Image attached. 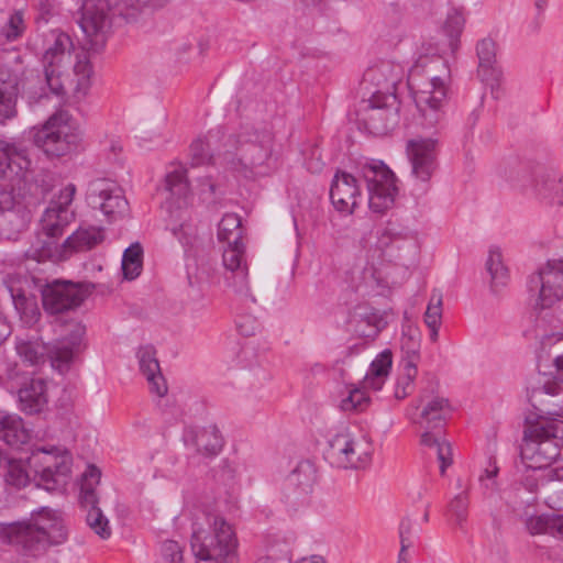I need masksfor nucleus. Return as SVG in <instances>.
I'll return each mask as SVG.
<instances>
[{
    "mask_svg": "<svg viewBox=\"0 0 563 563\" xmlns=\"http://www.w3.org/2000/svg\"><path fill=\"white\" fill-rule=\"evenodd\" d=\"M451 71L441 56L421 57L410 68L408 86L418 110L417 125L422 131L437 130L445 118Z\"/></svg>",
    "mask_w": 563,
    "mask_h": 563,
    "instance_id": "obj_1",
    "label": "nucleus"
},
{
    "mask_svg": "<svg viewBox=\"0 0 563 563\" xmlns=\"http://www.w3.org/2000/svg\"><path fill=\"white\" fill-rule=\"evenodd\" d=\"M67 531L60 516L43 508L27 521L0 523V539L22 548L26 555L37 556L51 545L63 543Z\"/></svg>",
    "mask_w": 563,
    "mask_h": 563,
    "instance_id": "obj_2",
    "label": "nucleus"
},
{
    "mask_svg": "<svg viewBox=\"0 0 563 563\" xmlns=\"http://www.w3.org/2000/svg\"><path fill=\"white\" fill-rule=\"evenodd\" d=\"M451 411L449 400L433 390L422 391L416 404L408 409L410 421L423 431L421 444L434 450L441 474H444L453 462L451 443L441 434Z\"/></svg>",
    "mask_w": 563,
    "mask_h": 563,
    "instance_id": "obj_3",
    "label": "nucleus"
},
{
    "mask_svg": "<svg viewBox=\"0 0 563 563\" xmlns=\"http://www.w3.org/2000/svg\"><path fill=\"white\" fill-rule=\"evenodd\" d=\"M231 168L246 178L269 175L276 165L275 135L267 126L243 129L234 137Z\"/></svg>",
    "mask_w": 563,
    "mask_h": 563,
    "instance_id": "obj_4",
    "label": "nucleus"
},
{
    "mask_svg": "<svg viewBox=\"0 0 563 563\" xmlns=\"http://www.w3.org/2000/svg\"><path fill=\"white\" fill-rule=\"evenodd\" d=\"M563 444V417L540 418L526 431L520 450L523 466L554 468L552 463L560 456Z\"/></svg>",
    "mask_w": 563,
    "mask_h": 563,
    "instance_id": "obj_5",
    "label": "nucleus"
},
{
    "mask_svg": "<svg viewBox=\"0 0 563 563\" xmlns=\"http://www.w3.org/2000/svg\"><path fill=\"white\" fill-rule=\"evenodd\" d=\"M210 530L194 525L191 550L197 563H238V539L232 526L222 517L208 519Z\"/></svg>",
    "mask_w": 563,
    "mask_h": 563,
    "instance_id": "obj_6",
    "label": "nucleus"
},
{
    "mask_svg": "<svg viewBox=\"0 0 563 563\" xmlns=\"http://www.w3.org/2000/svg\"><path fill=\"white\" fill-rule=\"evenodd\" d=\"M162 4L163 0H98L97 4L92 0H85L79 25L91 44L102 45L111 26L108 11L112 10L129 21L133 20L144 8L161 7Z\"/></svg>",
    "mask_w": 563,
    "mask_h": 563,
    "instance_id": "obj_7",
    "label": "nucleus"
},
{
    "mask_svg": "<svg viewBox=\"0 0 563 563\" xmlns=\"http://www.w3.org/2000/svg\"><path fill=\"white\" fill-rule=\"evenodd\" d=\"M67 327L69 333L57 340L54 344L18 338L15 342L18 355L24 363L31 366L40 365L48 358L54 368L63 372L79 351L85 334V327L80 322L71 321L67 323Z\"/></svg>",
    "mask_w": 563,
    "mask_h": 563,
    "instance_id": "obj_8",
    "label": "nucleus"
},
{
    "mask_svg": "<svg viewBox=\"0 0 563 563\" xmlns=\"http://www.w3.org/2000/svg\"><path fill=\"white\" fill-rule=\"evenodd\" d=\"M76 186L68 184L64 187L58 196L54 198L49 206L45 209L42 219V233L47 240H38V245H32L26 251V256L36 262H44L53 256L54 239L59 238L65 228L74 220V211L70 205L74 200Z\"/></svg>",
    "mask_w": 563,
    "mask_h": 563,
    "instance_id": "obj_9",
    "label": "nucleus"
},
{
    "mask_svg": "<svg viewBox=\"0 0 563 563\" xmlns=\"http://www.w3.org/2000/svg\"><path fill=\"white\" fill-rule=\"evenodd\" d=\"M373 453L374 444L367 433L344 428L329 440L325 460L336 468L363 471L372 464Z\"/></svg>",
    "mask_w": 563,
    "mask_h": 563,
    "instance_id": "obj_10",
    "label": "nucleus"
},
{
    "mask_svg": "<svg viewBox=\"0 0 563 563\" xmlns=\"http://www.w3.org/2000/svg\"><path fill=\"white\" fill-rule=\"evenodd\" d=\"M33 141L47 156L60 157L77 147L80 131L68 111L58 110L35 130Z\"/></svg>",
    "mask_w": 563,
    "mask_h": 563,
    "instance_id": "obj_11",
    "label": "nucleus"
},
{
    "mask_svg": "<svg viewBox=\"0 0 563 563\" xmlns=\"http://www.w3.org/2000/svg\"><path fill=\"white\" fill-rule=\"evenodd\" d=\"M45 43L42 59L45 82L51 93L63 99L67 95L63 69L70 63L74 44L70 36L58 29L49 31Z\"/></svg>",
    "mask_w": 563,
    "mask_h": 563,
    "instance_id": "obj_12",
    "label": "nucleus"
},
{
    "mask_svg": "<svg viewBox=\"0 0 563 563\" xmlns=\"http://www.w3.org/2000/svg\"><path fill=\"white\" fill-rule=\"evenodd\" d=\"M27 465L37 486L55 490L67 482L71 471V455L58 448H37L27 457Z\"/></svg>",
    "mask_w": 563,
    "mask_h": 563,
    "instance_id": "obj_13",
    "label": "nucleus"
},
{
    "mask_svg": "<svg viewBox=\"0 0 563 563\" xmlns=\"http://www.w3.org/2000/svg\"><path fill=\"white\" fill-rule=\"evenodd\" d=\"M368 191V207L384 213L394 206L398 194L395 174L383 163L372 162L361 168Z\"/></svg>",
    "mask_w": 563,
    "mask_h": 563,
    "instance_id": "obj_14",
    "label": "nucleus"
},
{
    "mask_svg": "<svg viewBox=\"0 0 563 563\" xmlns=\"http://www.w3.org/2000/svg\"><path fill=\"white\" fill-rule=\"evenodd\" d=\"M529 289L538 290L533 308L542 319H545L548 313L544 316L542 313L563 299V258L548 261L536 275L531 276Z\"/></svg>",
    "mask_w": 563,
    "mask_h": 563,
    "instance_id": "obj_15",
    "label": "nucleus"
},
{
    "mask_svg": "<svg viewBox=\"0 0 563 563\" xmlns=\"http://www.w3.org/2000/svg\"><path fill=\"white\" fill-rule=\"evenodd\" d=\"M87 202L92 209L100 210L109 222L122 218L128 212V200L122 189L117 183L106 178L90 181Z\"/></svg>",
    "mask_w": 563,
    "mask_h": 563,
    "instance_id": "obj_16",
    "label": "nucleus"
},
{
    "mask_svg": "<svg viewBox=\"0 0 563 563\" xmlns=\"http://www.w3.org/2000/svg\"><path fill=\"white\" fill-rule=\"evenodd\" d=\"M399 104L396 95L383 97L382 93H372L368 106L364 112V124L374 135H386L399 123Z\"/></svg>",
    "mask_w": 563,
    "mask_h": 563,
    "instance_id": "obj_17",
    "label": "nucleus"
},
{
    "mask_svg": "<svg viewBox=\"0 0 563 563\" xmlns=\"http://www.w3.org/2000/svg\"><path fill=\"white\" fill-rule=\"evenodd\" d=\"M30 221V210L24 198L13 190H0V239L16 240Z\"/></svg>",
    "mask_w": 563,
    "mask_h": 563,
    "instance_id": "obj_18",
    "label": "nucleus"
},
{
    "mask_svg": "<svg viewBox=\"0 0 563 563\" xmlns=\"http://www.w3.org/2000/svg\"><path fill=\"white\" fill-rule=\"evenodd\" d=\"M406 154L412 175L429 181L438 167L439 140L433 136H417L407 141Z\"/></svg>",
    "mask_w": 563,
    "mask_h": 563,
    "instance_id": "obj_19",
    "label": "nucleus"
},
{
    "mask_svg": "<svg viewBox=\"0 0 563 563\" xmlns=\"http://www.w3.org/2000/svg\"><path fill=\"white\" fill-rule=\"evenodd\" d=\"M101 473L99 468L93 465L88 466L82 474L80 486V503L84 507L88 508L87 523L88 526L102 539H108L111 536L108 519L103 516L101 509L97 507L98 496L96 487L100 482Z\"/></svg>",
    "mask_w": 563,
    "mask_h": 563,
    "instance_id": "obj_20",
    "label": "nucleus"
},
{
    "mask_svg": "<svg viewBox=\"0 0 563 563\" xmlns=\"http://www.w3.org/2000/svg\"><path fill=\"white\" fill-rule=\"evenodd\" d=\"M526 176L518 186L528 191L541 203L547 206H563V177L556 170H539L533 178L526 184Z\"/></svg>",
    "mask_w": 563,
    "mask_h": 563,
    "instance_id": "obj_21",
    "label": "nucleus"
},
{
    "mask_svg": "<svg viewBox=\"0 0 563 563\" xmlns=\"http://www.w3.org/2000/svg\"><path fill=\"white\" fill-rule=\"evenodd\" d=\"M85 298L82 289L70 282H54L43 290V307L51 314L78 307Z\"/></svg>",
    "mask_w": 563,
    "mask_h": 563,
    "instance_id": "obj_22",
    "label": "nucleus"
},
{
    "mask_svg": "<svg viewBox=\"0 0 563 563\" xmlns=\"http://www.w3.org/2000/svg\"><path fill=\"white\" fill-rule=\"evenodd\" d=\"M361 196L356 178L345 172H338L330 188V199L334 208L344 213H352Z\"/></svg>",
    "mask_w": 563,
    "mask_h": 563,
    "instance_id": "obj_23",
    "label": "nucleus"
},
{
    "mask_svg": "<svg viewBox=\"0 0 563 563\" xmlns=\"http://www.w3.org/2000/svg\"><path fill=\"white\" fill-rule=\"evenodd\" d=\"M136 357L139 369L146 378L150 391L158 397H164L167 394L168 387L162 374L154 346H141L136 352Z\"/></svg>",
    "mask_w": 563,
    "mask_h": 563,
    "instance_id": "obj_24",
    "label": "nucleus"
},
{
    "mask_svg": "<svg viewBox=\"0 0 563 563\" xmlns=\"http://www.w3.org/2000/svg\"><path fill=\"white\" fill-rule=\"evenodd\" d=\"M30 165L31 161L24 148L0 140V177H8L20 181L30 168Z\"/></svg>",
    "mask_w": 563,
    "mask_h": 563,
    "instance_id": "obj_25",
    "label": "nucleus"
},
{
    "mask_svg": "<svg viewBox=\"0 0 563 563\" xmlns=\"http://www.w3.org/2000/svg\"><path fill=\"white\" fill-rule=\"evenodd\" d=\"M20 75L0 65V122L16 115Z\"/></svg>",
    "mask_w": 563,
    "mask_h": 563,
    "instance_id": "obj_26",
    "label": "nucleus"
},
{
    "mask_svg": "<svg viewBox=\"0 0 563 563\" xmlns=\"http://www.w3.org/2000/svg\"><path fill=\"white\" fill-rule=\"evenodd\" d=\"M400 79V66L390 62H382L372 66L364 74V80L377 87L373 93H382L383 97H386V93L396 95Z\"/></svg>",
    "mask_w": 563,
    "mask_h": 563,
    "instance_id": "obj_27",
    "label": "nucleus"
},
{
    "mask_svg": "<svg viewBox=\"0 0 563 563\" xmlns=\"http://www.w3.org/2000/svg\"><path fill=\"white\" fill-rule=\"evenodd\" d=\"M476 55L478 58L477 75L482 81L493 85L501 76L497 66V45L492 37H484L476 43Z\"/></svg>",
    "mask_w": 563,
    "mask_h": 563,
    "instance_id": "obj_28",
    "label": "nucleus"
},
{
    "mask_svg": "<svg viewBox=\"0 0 563 563\" xmlns=\"http://www.w3.org/2000/svg\"><path fill=\"white\" fill-rule=\"evenodd\" d=\"M316 482L317 468L308 460L299 462L287 478L288 486L292 488L294 499L311 494Z\"/></svg>",
    "mask_w": 563,
    "mask_h": 563,
    "instance_id": "obj_29",
    "label": "nucleus"
},
{
    "mask_svg": "<svg viewBox=\"0 0 563 563\" xmlns=\"http://www.w3.org/2000/svg\"><path fill=\"white\" fill-rule=\"evenodd\" d=\"M103 239V231L100 228H79L62 244L63 255L67 256L74 252L89 251L101 243Z\"/></svg>",
    "mask_w": 563,
    "mask_h": 563,
    "instance_id": "obj_30",
    "label": "nucleus"
},
{
    "mask_svg": "<svg viewBox=\"0 0 563 563\" xmlns=\"http://www.w3.org/2000/svg\"><path fill=\"white\" fill-rule=\"evenodd\" d=\"M522 485L530 493H537L540 487L556 484L563 487V467L531 468L523 466Z\"/></svg>",
    "mask_w": 563,
    "mask_h": 563,
    "instance_id": "obj_31",
    "label": "nucleus"
},
{
    "mask_svg": "<svg viewBox=\"0 0 563 563\" xmlns=\"http://www.w3.org/2000/svg\"><path fill=\"white\" fill-rule=\"evenodd\" d=\"M19 400L22 411L30 415L40 412L47 402L45 380L32 378L19 390Z\"/></svg>",
    "mask_w": 563,
    "mask_h": 563,
    "instance_id": "obj_32",
    "label": "nucleus"
},
{
    "mask_svg": "<svg viewBox=\"0 0 563 563\" xmlns=\"http://www.w3.org/2000/svg\"><path fill=\"white\" fill-rule=\"evenodd\" d=\"M0 438L10 446H20L30 439V430L18 415L0 412Z\"/></svg>",
    "mask_w": 563,
    "mask_h": 563,
    "instance_id": "obj_33",
    "label": "nucleus"
},
{
    "mask_svg": "<svg viewBox=\"0 0 563 563\" xmlns=\"http://www.w3.org/2000/svg\"><path fill=\"white\" fill-rule=\"evenodd\" d=\"M5 283L10 298L21 319L27 324L36 322L40 317V310L35 299L27 297L21 288L15 287L14 282L8 280Z\"/></svg>",
    "mask_w": 563,
    "mask_h": 563,
    "instance_id": "obj_34",
    "label": "nucleus"
},
{
    "mask_svg": "<svg viewBox=\"0 0 563 563\" xmlns=\"http://www.w3.org/2000/svg\"><path fill=\"white\" fill-rule=\"evenodd\" d=\"M391 352L388 350L383 351L372 362L368 372L366 373L363 384L364 388L373 390H380L391 368Z\"/></svg>",
    "mask_w": 563,
    "mask_h": 563,
    "instance_id": "obj_35",
    "label": "nucleus"
},
{
    "mask_svg": "<svg viewBox=\"0 0 563 563\" xmlns=\"http://www.w3.org/2000/svg\"><path fill=\"white\" fill-rule=\"evenodd\" d=\"M391 352L388 350L383 351L372 362L368 372L366 373L363 384L364 388L373 390H380L391 368Z\"/></svg>",
    "mask_w": 563,
    "mask_h": 563,
    "instance_id": "obj_36",
    "label": "nucleus"
},
{
    "mask_svg": "<svg viewBox=\"0 0 563 563\" xmlns=\"http://www.w3.org/2000/svg\"><path fill=\"white\" fill-rule=\"evenodd\" d=\"M197 451L206 455H217L223 446V439L216 426H209L198 430L194 437Z\"/></svg>",
    "mask_w": 563,
    "mask_h": 563,
    "instance_id": "obj_37",
    "label": "nucleus"
},
{
    "mask_svg": "<svg viewBox=\"0 0 563 563\" xmlns=\"http://www.w3.org/2000/svg\"><path fill=\"white\" fill-rule=\"evenodd\" d=\"M486 269L490 275V287L494 292H497L507 285L509 273L503 263L501 252L498 247H492L489 250Z\"/></svg>",
    "mask_w": 563,
    "mask_h": 563,
    "instance_id": "obj_38",
    "label": "nucleus"
},
{
    "mask_svg": "<svg viewBox=\"0 0 563 563\" xmlns=\"http://www.w3.org/2000/svg\"><path fill=\"white\" fill-rule=\"evenodd\" d=\"M26 31L25 10L13 9L5 19V22L0 26V37L5 42H15L24 35Z\"/></svg>",
    "mask_w": 563,
    "mask_h": 563,
    "instance_id": "obj_39",
    "label": "nucleus"
},
{
    "mask_svg": "<svg viewBox=\"0 0 563 563\" xmlns=\"http://www.w3.org/2000/svg\"><path fill=\"white\" fill-rule=\"evenodd\" d=\"M465 25V18L460 9H451L443 24V32L449 38V47L452 54L460 48V37Z\"/></svg>",
    "mask_w": 563,
    "mask_h": 563,
    "instance_id": "obj_40",
    "label": "nucleus"
},
{
    "mask_svg": "<svg viewBox=\"0 0 563 563\" xmlns=\"http://www.w3.org/2000/svg\"><path fill=\"white\" fill-rule=\"evenodd\" d=\"M92 74L91 65L85 54L77 55L74 65L75 86L73 88L74 97L77 99L84 98L90 88V77ZM74 80L69 81L71 85Z\"/></svg>",
    "mask_w": 563,
    "mask_h": 563,
    "instance_id": "obj_41",
    "label": "nucleus"
},
{
    "mask_svg": "<svg viewBox=\"0 0 563 563\" xmlns=\"http://www.w3.org/2000/svg\"><path fill=\"white\" fill-rule=\"evenodd\" d=\"M33 479V472L27 465V460H9L7 462V471L4 481L8 485L20 489L25 487Z\"/></svg>",
    "mask_w": 563,
    "mask_h": 563,
    "instance_id": "obj_42",
    "label": "nucleus"
},
{
    "mask_svg": "<svg viewBox=\"0 0 563 563\" xmlns=\"http://www.w3.org/2000/svg\"><path fill=\"white\" fill-rule=\"evenodd\" d=\"M143 249L139 243L130 245L122 256V272L125 279L133 280L142 272Z\"/></svg>",
    "mask_w": 563,
    "mask_h": 563,
    "instance_id": "obj_43",
    "label": "nucleus"
},
{
    "mask_svg": "<svg viewBox=\"0 0 563 563\" xmlns=\"http://www.w3.org/2000/svg\"><path fill=\"white\" fill-rule=\"evenodd\" d=\"M242 223L236 213H227L218 225V238L220 241L232 244V242H242Z\"/></svg>",
    "mask_w": 563,
    "mask_h": 563,
    "instance_id": "obj_44",
    "label": "nucleus"
},
{
    "mask_svg": "<svg viewBox=\"0 0 563 563\" xmlns=\"http://www.w3.org/2000/svg\"><path fill=\"white\" fill-rule=\"evenodd\" d=\"M355 332L360 336L375 338L382 329V319L374 311L357 312L355 314Z\"/></svg>",
    "mask_w": 563,
    "mask_h": 563,
    "instance_id": "obj_45",
    "label": "nucleus"
},
{
    "mask_svg": "<svg viewBox=\"0 0 563 563\" xmlns=\"http://www.w3.org/2000/svg\"><path fill=\"white\" fill-rule=\"evenodd\" d=\"M166 190L177 199H185L189 192V185L186 177V169L181 166L176 167L166 175Z\"/></svg>",
    "mask_w": 563,
    "mask_h": 563,
    "instance_id": "obj_46",
    "label": "nucleus"
},
{
    "mask_svg": "<svg viewBox=\"0 0 563 563\" xmlns=\"http://www.w3.org/2000/svg\"><path fill=\"white\" fill-rule=\"evenodd\" d=\"M223 266L225 273L238 271L240 268H247L244 258V245L242 242H232L224 249L222 255Z\"/></svg>",
    "mask_w": 563,
    "mask_h": 563,
    "instance_id": "obj_47",
    "label": "nucleus"
},
{
    "mask_svg": "<svg viewBox=\"0 0 563 563\" xmlns=\"http://www.w3.org/2000/svg\"><path fill=\"white\" fill-rule=\"evenodd\" d=\"M247 268H240L238 271L228 272L224 274L225 285L231 288L235 294L250 298L255 302V298L252 296L247 280Z\"/></svg>",
    "mask_w": 563,
    "mask_h": 563,
    "instance_id": "obj_48",
    "label": "nucleus"
},
{
    "mask_svg": "<svg viewBox=\"0 0 563 563\" xmlns=\"http://www.w3.org/2000/svg\"><path fill=\"white\" fill-rule=\"evenodd\" d=\"M416 376V365L412 362L407 361L404 366V374L398 378L395 387V397L397 399H404L412 391Z\"/></svg>",
    "mask_w": 563,
    "mask_h": 563,
    "instance_id": "obj_49",
    "label": "nucleus"
},
{
    "mask_svg": "<svg viewBox=\"0 0 563 563\" xmlns=\"http://www.w3.org/2000/svg\"><path fill=\"white\" fill-rule=\"evenodd\" d=\"M442 319V292L433 289L427 310L424 312V322L427 325H441Z\"/></svg>",
    "mask_w": 563,
    "mask_h": 563,
    "instance_id": "obj_50",
    "label": "nucleus"
},
{
    "mask_svg": "<svg viewBox=\"0 0 563 563\" xmlns=\"http://www.w3.org/2000/svg\"><path fill=\"white\" fill-rule=\"evenodd\" d=\"M368 404V397L365 391L358 388L350 390L349 395L340 402L343 411L357 412L363 411Z\"/></svg>",
    "mask_w": 563,
    "mask_h": 563,
    "instance_id": "obj_51",
    "label": "nucleus"
},
{
    "mask_svg": "<svg viewBox=\"0 0 563 563\" xmlns=\"http://www.w3.org/2000/svg\"><path fill=\"white\" fill-rule=\"evenodd\" d=\"M162 556L158 563H185L183 549L177 541L166 540L161 548Z\"/></svg>",
    "mask_w": 563,
    "mask_h": 563,
    "instance_id": "obj_52",
    "label": "nucleus"
},
{
    "mask_svg": "<svg viewBox=\"0 0 563 563\" xmlns=\"http://www.w3.org/2000/svg\"><path fill=\"white\" fill-rule=\"evenodd\" d=\"M468 499L466 493L457 494L450 503V511L453 514L456 525L462 527L467 516Z\"/></svg>",
    "mask_w": 563,
    "mask_h": 563,
    "instance_id": "obj_53",
    "label": "nucleus"
},
{
    "mask_svg": "<svg viewBox=\"0 0 563 563\" xmlns=\"http://www.w3.org/2000/svg\"><path fill=\"white\" fill-rule=\"evenodd\" d=\"M190 156L191 164L195 166H199L208 163L211 159V155L209 154V145L203 140L198 139L195 140L190 144Z\"/></svg>",
    "mask_w": 563,
    "mask_h": 563,
    "instance_id": "obj_54",
    "label": "nucleus"
},
{
    "mask_svg": "<svg viewBox=\"0 0 563 563\" xmlns=\"http://www.w3.org/2000/svg\"><path fill=\"white\" fill-rule=\"evenodd\" d=\"M418 530L410 519L405 518L399 525L400 545L405 549H411L417 540Z\"/></svg>",
    "mask_w": 563,
    "mask_h": 563,
    "instance_id": "obj_55",
    "label": "nucleus"
},
{
    "mask_svg": "<svg viewBox=\"0 0 563 563\" xmlns=\"http://www.w3.org/2000/svg\"><path fill=\"white\" fill-rule=\"evenodd\" d=\"M37 15L35 22L47 23L51 18L57 13V1L56 0H37L36 3Z\"/></svg>",
    "mask_w": 563,
    "mask_h": 563,
    "instance_id": "obj_56",
    "label": "nucleus"
},
{
    "mask_svg": "<svg viewBox=\"0 0 563 563\" xmlns=\"http://www.w3.org/2000/svg\"><path fill=\"white\" fill-rule=\"evenodd\" d=\"M549 514L532 516L527 519L526 527L530 534H542L548 531Z\"/></svg>",
    "mask_w": 563,
    "mask_h": 563,
    "instance_id": "obj_57",
    "label": "nucleus"
},
{
    "mask_svg": "<svg viewBox=\"0 0 563 563\" xmlns=\"http://www.w3.org/2000/svg\"><path fill=\"white\" fill-rule=\"evenodd\" d=\"M498 466L496 462L493 460L488 461L487 467L484 470V473L479 476V482L483 487L486 489H494L496 486V476L498 474Z\"/></svg>",
    "mask_w": 563,
    "mask_h": 563,
    "instance_id": "obj_58",
    "label": "nucleus"
},
{
    "mask_svg": "<svg viewBox=\"0 0 563 563\" xmlns=\"http://www.w3.org/2000/svg\"><path fill=\"white\" fill-rule=\"evenodd\" d=\"M549 525L547 534L558 539H563V516L549 514Z\"/></svg>",
    "mask_w": 563,
    "mask_h": 563,
    "instance_id": "obj_59",
    "label": "nucleus"
},
{
    "mask_svg": "<svg viewBox=\"0 0 563 563\" xmlns=\"http://www.w3.org/2000/svg\"><path fill=\"white\" fill-rule=\"evenodd\" d=\"M539 394L556 395L558 386L555 384H550L549 382H543L542 386L531 388L530 398H533Z\"/></svg>",
    "mask_w": 563,
    "mask_h": 563,
    "instance_id": "obj_60",
    "label": "nucleus"
},
{
    "mask_svg": "<svg viewBox=\"0 0 563 563\" xmlns=\"http://www.w3.org/2000/svg\"><path fill=\"white\" fill-rule=\"evenodd\" d=\"M11 327L5 316L0 311V344L10 335Z\"/></svg>",
    "mask_w": 563,
    "mask_h": 563,
    "instance_id": "obj_61",
    "label": "nucleus"
},
{
    "mask_svg": "<svg viewBox=\"0 0 563 563\" xmlns=\"http://www.w3.org/2000/svg\"><path fill=\"white\" fill-rule=\"evenodd\" d=\"M553 364L555 366L560 380L563 382V354L558 355L554 358Z\"/></svg>",
    "mask_w": 563,
    "mask_h": 563,
    "instance_id": "obj_62",
    "label": "nucleus"
},
{
    "mask_svg": "<svg viewBox=\"0 0 563 563\" xmlns=\"http://www.w3.org/2000/svg\"><path fill=\"white\" fill-rule=\"evenodd\" d=\"M408 550L409 549H405V548H402V545H400V551H399L397 563H408Z\"/></svg>",
    "mask_w": 563,
    "mask_h": 563,
    "instance_id": "obj_63",
    "label": "nucleus"
},
{
    "mask_svg": "<svg viewBox=\"0 0 563 563\" xmlns=\"http://www.w3.org/2000/svg\"><path fill=\"white\" fill-rule=\"evenodd\" d=\"M300 563H325L321 556H311L310 559H302Z\"/></svg>",
    "mask_w": 563,
    "mask_h": 563,
    "instance_id": "obj_64",
    "label": "nucleus"
}]
</instances>
